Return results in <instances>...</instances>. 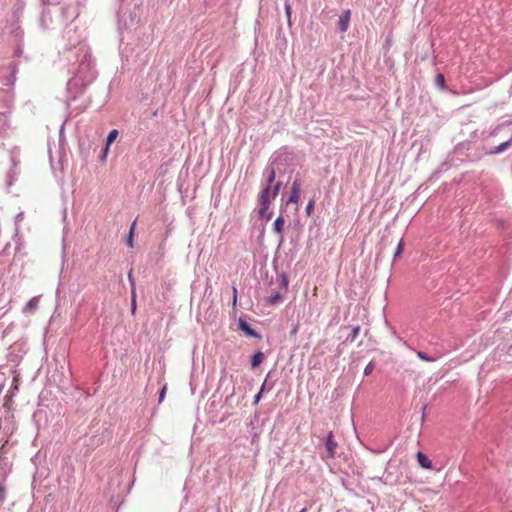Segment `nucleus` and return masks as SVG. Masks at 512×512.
<instances>
[{
	"mask_svg": "<svg viewBox=\"0 0 512 512\" xmlns=\"http://www.w3.org/2000/svg\"><path fill=\"white\" fill-rule=\"evenodd\" d=\"M24 218V213L23 212H19L16 217H15V231L16 233H18L19 231V223L23 220Z\"/></svg>",
	"mask_w": 512,
	"mask_h": 512,
	"instance_id": "23",
	"label": "nucleus"
},
{
	"mask_svg": "<svg viewBox=\"0 0 512 512\" xmlns=\"http://www.w3.org/2000/svg\"><path fill=\"white\" fill-rule=\"evenodd\" d=\"M135 221L131 224L130 226V230H129V234H128V237H127V245L129 247H133V233H134V228H135Z\"/></svg>",
	"mask_w": 512,
	"mask_h": 512,
	"instance_id": "16",
	"label": "nucleus"
},
{
	"mask_svg": "<svg viewBox=\"0 0 512 512\" xmlns=\"http://www.w3.org/2000/svg\"><path fill=\"white\" fill-rule=\"evenodd\" d=\"M264 355L262 352L258 351L251 357V365L253 367H257L263 360Z\"/></svg>",
	"mask_w": 512,
	"mask_h": 512,
	"instance_id": "13",
	"label": "nucleus"
},
{
	"mask_svg": "<svg viewBox=\"0 0 512 512\" xmlns=\"http://www.w3.org/2000/svg\"><path fill=\"white\" fill-rule=\"evenodd\" d=\"M284 222V218L282 216H278L273 223V231L280 236V242L283 241Z\"/></svg>",
	"mask_w": 512,
	"mask_h": 512,
	"instance_id": "10",
	"label": "nucleus"
},
{
	"mask_svg": "<svg viewBox=\"0 0 512 512\" xmlns=\"http://www.w3.org/2000/svg\"><path fill=\"white\" fill-rule=\"evenodd\" d=\"M403 249H404V243H403V240H400L399 243L397 244L396 250L394 252V259H396L398 256L401 255V253L403 252Z\"/></svg>",
	"mask_w": 512,
	"mask_h": 512,
	"instance_id": "22",
	"label": "nucleus"
},
{
	"mask_svg": "<svg viewBox=\"0 0 512 512\" xmlns=\"http://www.w3.org/2000/svg\"><path fill=\"white\" fill-rule=\"evenodd\" d=\"M259 204H260L259 214L261 216H264L266 211L268 210L270 204L263 205V202H259Z\"/></svg>",
	"mask_w": 512,
	"mask_h": 512,
	"instance_id": "26",
	"label": "nucleus"
},
{
	"mask_svg": "<svg viewBox=\"0 0 512 512\" xmlns=\"http://www.w3.org/2000/svg\"><path fill=\"white\" fill-rule=\"evenodd\" d=\"M38 305H39L38 297H33L23 307V313H25V314L35 313V311L38 309Z\"/></svg>",
	"mask_w": 512,
	"mask_h": 512,
	"instance_id": "7",
	"label": "nucleus"
},
{
	"mask_svg": "<svg viewBox=\"0 0 512 512\" xmlns=\"http://www.w3.org/2000/svg\"><path fill=\"white\" fill-rule=\"evenodd\" d=\"M271 192V186L266 185L260 192L259 202H263V205L270 204L271 200L274 199L271 197Z\"/></svg>",
	"mask_w": 512,
	"mask_h": 512,
	"instance_id": "9",
	"label": "nucleus"
},
{
	"mask_svg": "<svg viewBox=\"0 0 512 512\" xmlns=\"http://www.w3.org/2000/svg\"><path fill=\"white\" fill-rule=\"evenodd\" d=\"M264 389H266V380L262 384L260 391L263 393Z\"/></svg>",
	"mask_w": 512,
	"mask_h": 512,
	"instance_id": "39",
	"label": "nucleus"
},
{
	"mask_svg": "<svg viewBox=\"0 0 512 512\" xmlns=\"http://www.w3.org/2000/svg\"><path fill=\"white\" fill-rule=\"evenodd\" d=\"M281 298L280 294L279 293H276L274 295H271L269 297V303L273 304L275 302H277L279 299Z\"/></svg>",
	"mask_w": 512,
	"mask_h": 512,
	"instance_id": "28",
	"label": "nucleus"
},
{
	"mask_svg": "<svg viewBox=\"0 0 512 512\" xmlns=\"http://www.w3.org/2000/svg\"><path fill=\"white\" fill-rule=\"evenodd\" d=\"M313 208H314V202L313 201H309L308 204L306 205V208H305L306 214L310 215L312 210H313Z\"/></svg>",
	"mask_w": 512,
	"mask_h": 512,
	"instance_id": "27",
	"label": "nucleus"
},
{
	"mask_svg": "<svg viewBox=\"0 0 512 512\" xmlns=\"http://www.w3.org/2000/svg\"><path fill=\"white\" fill-rule=\"evenodd\" d=\"M435 84L437 87L439 88H443L444 85H445V78H444V75L443 74H437L436 78H435Z\"/></svg>",
	"mask_w": 512,
	"mask_h": 512,
	"instance_id": "19",
	"label": "nucleus"
},
{
	"mask_svg": "<svg viewBox=\"0 0 512 512\" xmlns=\"http://www.w3.org/2000/svg\"><path fill=\"white\" fill-rule=\"evenodd\" d=\"M417 461L419 465L425 469H429L432 467L431 460L422 452H418L417 455Z\"/></svg>",
	"mask_w": 512,
	"mask_h": 512,
	"instance_id": "11",
	"label": "nucleus"
},
{
	"mask_svg": "<svg viewBox=\"0 0 512 512\" xmlns=\"http://www.w3.org/2000/svg\"><path fill=\"white\" fill-rule=\"evenodd\" d=\"M5 498V489L4 487L0 484V503L4 500Z\"/></svg>",
	"mask_w": 512,
	"mask_h": 512,
	"instance_id": "33",
	"label": "nucleus"
},
{
	"mask_svg": "<svg viewBox=\"0 0 512 512\" xmlns=\"http://www.w3.org/2000/svg\"><path fill=\"white\" fill-rule=\"evenodd\" d=\"M417 357L419 359L423 360V361H426V362H434V361H436L435 358L428 356L427 354H425L422 351H418L417 352Z\"/></svg>",
	"mask_w": 512,
	"mask_h": 512,
	"instance_id": "18",
	"label": "nucleus"
},
{
	"mask_svg": "<svg viewBox=\"0 0 512 512\" xmlns=\"http://www.w3.org/2000/svg\"><path fill=\"white\" fill-rule=\"evenodd\" d=\"M80 42V37L76 36L75 39L72 40L71 45L76 46Z\"/></svg>",
	"mask_w": 512,
	"mask_h": 512,
	"instance_id": "37",
	"label": "nucleus"
},
{
	"mask_svg": "<svg viewBox=\"0 0 512 512\" xmlns=\"http://www.w3.org/2000/svg\"><path fill=\"white\" fill-rule=\"evenodd\" d=\"M117 136H118V130H116V129L111 130V131L108 133L107 137H106V143H105V145H106L107 147H110V145L115 141V139L117 138Z\"/></svg>",
	"mask_w": 512,
	"mask_h": 512,
	"instance_id": "14",
	"label": "nucleus"
},
{
	"mask_svg": "<svg viewBox=\"0 0 512 512\" xmlns=\"http://www.w3.org/2000/svg\"><path fill=\"white\" fill-rule=\"evenodd\" d=\"M264 176L266 177L267 185L271 186V184L275 180V170L273 168H266L264 171Z\"/></svg>",
	"mask_w": 512,
	"mask_h": 512,
	"instance_id": "12",
	"label": "nucleus"
},
{
	"mask_svg": "<svg viewBox=\"0 0 512 512\" xmlns=\"http://www.w3.org/2000/svg\"><path fill=\"white\" fill-rule=\"evenodd\" d=\"M232 295H233V304L237 301V288L235 286L232 287Z\"/></svg>",
	"mask_w": 512,
	"mask_h": 512,
	"instance_id": "32",
	"label": "nucleus"
},
{
	"mask_svg": "<svg viewBox=\"0 0 512 512\" xmlns=\"http://www.w3.org/2000/svg\"><path fill=\"white\" fill-rule=\"evenodd\" d=\"M63 130H64V124H62V126H61V129H60V135H62V134H63Z\"/></svg>",
	"mask_w": 512,
	"mask_h": 512,
	"instance_id": "40",
	"label": "nucleus"
},
{
	"mask_svg": "<svg viewBox=\"0 0 512 512\" xmlns=\"http://www.w3.org/2000/svg\"><path fill=\"white\" fill-rule=\"evenodd\" d=\"M374 368H375V364H374V362H373V361H370V362L366 365V367L364 368V374H365V375H369V374H371V373H372V371L374 370Z\"/></svg>",
	"mask_w": 512,
	"mask_h": 512,
	"instance_id": "25",
	"label": "nucleus"
},
{
	"mask_svg": "<svg viewBox=\"0 0 512 512\" xmlns=\"http://www.w3.org/2000/svg\"><path fill=\"white\" fill-rule=\"evenodd\" d=\"M71 33L76 34V31L69 29L65 32V37H67L69 40H72V37L70 36Z\"/></svg>",
	"mask_w": 512,
	"mask_h": 512,
	"instance_id": "35",
	"label": "nucleus"
},
{
	"mask_svg": "<svg viewBox=\"0 0 512 512\" xmlns=\"http://www.w3.org/2000/svg\"><path fill=\"white\" fill-rule=\"evenodd\" d=\"M511 141H512V139H509V140L499 144L497 147H495L493 152L494 153H501V152L505 151L510 146Z\"/></svg>",
	"mask_w": 512,
	"mask_h": 512,
	"instance_id": "15",
	"label": "nucleus"
},
{
	"mask_svg": "<svg viewBox=\"0 0 512 512\" xmlns=\"http://www.w3.org/2000/svg\"><path fill=\"white\" fill-rule=\"evenodd\" d=\"M261 397H262V392H261V391H259V392L254 396V401H253V403H254V404H257V403L260 401Z\"/></svg>",
	"mask_w": 512,
	"mask_h": 512,
	"instance_id": "34",
	"label": "nucleus"
},
{
	"mask_svg": "<svg viewBox=\"0 0 512 512\" xmlns=\"http://www.w3.org/2000/svg\"><path fill=\"white\" fill-rule=\"evenodd\" d=\"M52 13H59V17L61 18V23H64L69 20H73L77 17V12L74 7L68 6V7H59V6H53L51 8H48L47 10L43 11L41 22L42 25L45 28H48V18L51 21V14Z\"/></svg>",
	"mask_w": 512,
	"mask_h": 512,
	"instance_id": "2",
	"label": "nucleus"
},
{
	"mask_svg": "<svg viewBox=\"0 0 512 512\" xmlns=\"http://www.w3.org/2000/svg\"><path fill=\"white\" fill-rule=\"evenodd\" d=\"M17 390H18L17 384H13V386L11 388V393L14 394Z\"/></svg>",
	"mask_w": 512,
	"mask_h": 512,
	"instance_id": "38",
	"label": "nucleus"
},
{
	"mask_svg": "<svg viewBox=\"0 0 512 512\" xmlns=\"http://www.w3.org/2000/svg\"><path fill=\"white\" fill-rule=\"evenodd\" d=\"M3 391V385H0V394L2 393Z\"/></svg>",
	"mask_w": 512,
	"mask_h": 512,
	"instance_id": "41",
	"label": "nucleus"
},
{
	"mask_svg": "<svg viewBox=\"0 0 512 512\" xmlns=\"http://www.w3.org/2000/svg\"><path fill=\"white\" fill-rule=\"evenodd\" d=\"M238 328L250 337L260 338V334L251 328V326L242 318H239L238 320Z\"/></svg>",
	"mask_w": 512,
	"mask_h": 512,
	"instance_id": "5",
	"label": "nucleus"
},
{
	"mask_svg": "<svg viewBox=\"0 0 512 512\" xmlns=\"http://www.w3.org/2000/svg\"><path fill=\"white\" fill-rule=\"evenodd\" d=\"M281 186H282V183H281V182H277V183L274 185V187H273V189H272V192H271V197H272V198H275V197L278 195V193H279V191H280Z\"/></svg>",
	"mask_w": 512,
	"mask_h": 512,
	"instance_id": "24",
	"label": "nucleus"
},
{
	"mask_svg": "<svg viewBox=\"0 0 512 512\" xmlns=\"http://www.w3.org/2000/svg\"><path fill=\"white\" fill-rule=\"evenodd\" d=\"M136 22V14L128 8H121L118 12V25L121 29H127Z\"/></svg>",
	"mask_w": 512,
	"mask_h": 512,
	"instance_id": "3",
	"label": "nucleus"
},
{
	"mask_svg": "<svg viewBox=\"0 0 512 512\" xmlns=\"http://www.w3.org/2000/svg\"><path fill=\"white\" fill-rule=\"evenodd\" d=\"M166 385H164L159 392V402H162L165 398Z\"/></svg>",
	"mask_w": 512,
	"mask_h": 512,
	"instance_id": "29",
	"label": "nucleus"
},
{
	"mask_svg": "<svg viewBox=\"0 0 512 512\" xmlns=\"http://www.w3.org/2000/svg\"><path fill=\"white\" fill-rule=\"evenodd\" d=\"M350 17H351V12L350 10H345L342 15L339 17V20H338V28L341 32H346L349 28V23H350Z\"/></svg>",
	"mask_w": 512,
	"mask_h": 512,
	"instance_id": "6",
	"label": "nucleus"
},
{
	"mask_svg": "<svg viewBox=\"0 0 512 512\" xmlns=\"http://www.w3.org/2000/svg\"><path fill=\"white\" fill-rule=\"evenodd\" d=\"M128 280H129V283H130L131 292L133 291V289H135V290H136V288H135V282H134V280H133V278H132V274H131V272H129V274H128Z\"/></svg>",
	"mask_w": 512,
	"mask_h": 512,
	"instance_id": "30",
	"label": "nucleus"
},
{
	"mask_svg": "<svg viewBox=\"0 0 512 512\" xmlns=\"http://www.w3.org/2000/svg\"><path fill=\"white\" fill-rule=\"evenodd\" d=\"M137 304H136V291L133 289L131 295V313L134 315L136 312Z\"/></svg>",
	"mask_w": 512,
	"mask_h": 512,
	"instance_id": "20",
	"label": "nucleus"
},
{
	"mask_svg": "<svg viewBox=\"0 0 512 512\" xmlns=\"http://www.w3.org/2000/svg\"><path fill=\"white\" fill-rule=\"evenodd\" d=\"M287 285H288L287 277L285 275H282V287L286 288Z\"/></svg>",
	"mask_w": 512,
	"mask_h": 512,
	"instance_id": "36",
	"label": "nucleus"
},
{
	"mask_svg": "<svg viewBox=\"0 0 512 512\" xmlns=\"http://www.w3.org/2000/svg\"><path fill=\"white\" fill-rule=\"evenodd\" d=\"M337 447V443L333 438V432H328L326 438H325V448L327 456L332 458L335 455V449Z\"/></svg>",
	"mask_w": 512,
	"mask_h": 512,
	"instance_id": "4",
	"label": "nucleus"
},
{
	"mask_svg": "<svg viewBox=\"0 0 512 512\" xmlns=\"http://www.w3.org/2000/svg\"><path fill=\"white\" fill-rule=\"evenodd\" d=\"M95 77L96 72L92 61L87 57V55H85V60L80 63L76 76L68 82V89L70 90L72 86L78 85L79 83L82 86H85L95 79Z\"/></svg>",
	"mask_w": 512,
	"mask_h": 512,
	"instance_id": "1",
	"label": "nucleus"
},
{
	"mask_svg": "<svg viewBox=\"0 0 512 512\" xmlns=\"http://www.w3.org/2000/svg\"><path fill=\"white\" fill-rule=\"evenodd\" d=\"M108 151H109V147H107V146L105 145V147H104V149H103V151H102V155H101V157H100V158H101V160H105V159H106V156H107V154H108Z\"/></svg>",
	"mask_w": 512,
	"mask_h": 512,
	"instance_id": "31",
	"label": "nucleus"
},
{
	"mask_svg": "<svg viewBox=\"0 0 512 512\" xmlns=\"http://www.w3.org/2000/svg\"><path fill=\"white\" fill-rule=\"evenodd\" d=\"M284 10H285V14L287 17L288 25L290 26L291 25V5L288 2L285 3Z\"/></svg>",
	"mask_w": 512,
	"mask_h": 512,
	"instance_id": "21",
	"label": "nucleus"
},
{
	"mask_svg": "<svg viewBox=\"0 0 512 512\" xmlns=\"http://www.w3.org/2000/svg\"><path fill=\"white\" fill-rule=\"evenodd\" d=\"M300 183L296 180L292 184L291 194L287 199V203H297L299 200Z\"/></svg>",
	"mask_w": 512,
	"mask_h": 512,
	"instance_id": "8",
	"label": "nucleus"
},
{
	"mask_svg": "<svg viewBox=\"0 0 512 512\" xmlns=\"http://www.w3.org/2000/svg\"><path fill=\"white\" fill-rule=\"evenodd\" d=\"M359 332H360V327L359 326H355L352 328L347 340L353 342L357 336L359 335Z\"/></svg>",
	"mask_w": 512,
	"mask_h": 512,
	"instance_id": "17",
	"label": "nucleus"
}]
</instances>
